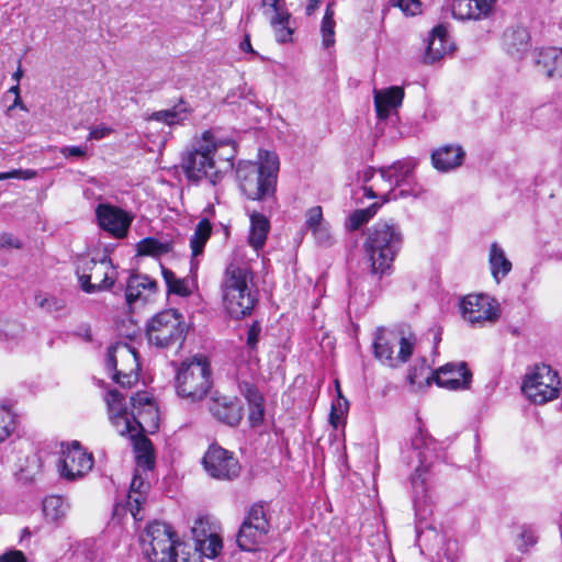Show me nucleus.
<instances>
[{
	"label": "nucleus",
	"mask_w": 562,
	"mask_h": 562,
	"mask_svg": "<svg viewBox=\"0 0 562 562\" xmlns=\"http://www.w3.org/2000/svg\"><path fill=\"white\" fill-rule=\"evenodd\" d=\"M104 401L110 422L121 436L145 430V426L157 427L158 411L154 400L146 392H138L131 397V412L127 411L125 396L117 390H110Z\"/></svg>",
	"instance_id": "1"
},
{
	"label": "nucleus",
	"mask_w": 562,
	"mask_h": 562,
	"mask_svg": "<svg viewBox=\"0 0 562 562\" xmlns=\"http://www.w3.org/2000/svg\"><path fill=\"white\" fill-rule=\"evenodd\" d=\"M250 268L236 260L231 261L221 282V292L226 312L231 317L240 319L250 315L258 302L257 291L252 289Z\"/></svg>",
	"instance_id": "2"
},
{
	"label": "nucleus",
	"mask_w": 562,
	"mask_h": 562,
	"mask_svg": "<svg viewBox=\"0 0 562 562\" xmlns=\"http://www.w3.org/2000/svg\"><path fill=\"white\" fill-rule=\"evenodd\" d=\"M259 161H240L236 169L239 189L250 200L265 201L274 195L279 172L276 153L260 150Z\"/></svg>",
	"instance_id": "3"
},
{
	"label": "nucleus",
	"mask_w": 562,
	"mask_h": 562,
	"mask_svg": "<svg viewBox=\"0 0 562 562\" xmlns=\"http://www.w3.org/2000/svg\"><path fill=\"white\" fill-rule=\"evenodd\" d=\"M418 160L414 157L394 161L392 165L380 168V182H385V188L379 184L364 187L368 198H383V201L397 200L398 198L418 196L422 188L417 184L415 169Z\"/></svg>",
	"instance_id": "4"
},
{
	"label": "nucleus",
	"mask_w": 562,
	"mask_h": 562,
	"mask_svg": "<svg viewBox=\"0 0 562 562\" xmlns=\"http://www.w3.org/2000/svg\"><path fill=\"white\" fill-rule=\"evenodd\" d=\"M403 234L393 223L378 222L367 231L363 245L373 274L386 273L402 249Z\"/></svg>",
	"instance_id": "5"
},
{
	"label": "nucleus",
	"mask_w": 562,
	"mask_h": 562,
	"mask_svg": "<svg viewBox=\"0 0 562 562\" xmlns=\"http://www.w3.org/2000/svg\"><path fill=\"white\" fill-rule=\"evenodd\" d=\"M216 147L217 140L210 131H206L195 137L182 153L181 168L190 181L199 182L207 179L212 184L216 183Z\"/></svg>",
	"instance_id": "6"
},
{
	"label": "nucleus",
	"mask_w": 562,
	"mask_h": 562,
	"mask_svg": "<svg viewBox=\"0 0 562 562\" xmlns=\"http://www.w3.org/2000/svg\"><path fill=\"white\" fill-rule=\"evenodd\" d=\"M188 333L183 315L173 308L161 311L147 321L146 339L158 349L181 348Z\"/></svg>",
	"instance_id": "7"
},
{
	"label": "nucleus",
	"mask_w": 562,
	"mask_h": 562,
	"mask_svg": "<svg viewBox=\"0 0 562 562\" xmlns=\"http://www.w3.org/2000/svg\"><path fill=\"white\" fill-rule=\"evenodd\" d=\"M212 386V372L204 356H195L182 362L176 375L177 394L195 403L204 398Z\"/></svg>",
	"instance_id": "8"
},
{
	"label": "nucleus",
	"mask_w": 562,
	"mask_h": 562,
	"mask_svg": "<svg viewBox=\"0 0 562 562\" xmlns=\"http://www.w3.org/2000/svg\"><path fill=\"white\" fill-rule=\"evenodd\" d=\"M416 344V336L411 331L379 330L373 349L374 356L382 363L396 368L408 361Z\"/></svg>",
	"instance_id": "9"
},
{
	"label": "nucleus",
	"mask_w": 562,
	"mask_h": 562,
	"mask_svg": "<svg viewBox=\"0 0 562 562\" xmlns=\"http://www.w3.org/2000/svg\"><path fill=\"white\" fill-rule=\"evenodd\" d=\"M139 542L142 552L149 562H170L179 540L170 525L155 520L146 526Z\"/></svg>",
	"instance_id": "10"
},
{
	"label": "nucleus",
	"mask_w": 562,
	"mask_h": 562,
	"mask_svg": "<svg viewBox=\"0 0 562 562\" xmlns=\"http://www.w3.org/2000/svg\"><path fill=\"white\" fill-rule=\"evenodd\" d=\"M270 528L267 506L262 503L251 505L237 533L238 547L243 551H257L260 546L267 543Z\"/></svg>",
	"instance_id": "11"
},
{
	"label": "nucleus",
	"mask_w": 562,
	"mask_h": 562,
	"mask_svg": "<svg viewBox=\"0 0 562 562\" xmlns=\"http://www.w3.org/2000/svg\"><path fill=\"white\" fill-rule=\"evenodd\" d=\"M76 274L81 290L86 293L109 290L116 279L115 268L106 256L100 260L89 257L79 258Z\"/></svg>",
	"instance_id": "12"
},
{
	"label": "nucleus",
	"mask_w": 562,
	"mask_h": 562,
	"mask_svg": "<svg viewBox=\"0 0 562 562\" xmlns=\"http://www.w3.org/2000/svg\"><path fill=\"white\" fill-rule=\"evenodd\" d=\"M560 384L557 371L548 364H537L525 375L521 391L532 403L541 405L559 396Z\"/></svg>",
	"instance_id": "13"
},
{
	"label": "nucleus",
	"mask_w": 562,
	"mask_h": 562,
	"mask_svg": "<svg viewBox=\"0 0 562 562\" xmlns=\"http://www.w3.org/2000/svg\"><path fill=\"white\" fill-rule=\"evenodd\" d=\"M202 464L206 473L221 481H233L240 474V464L234 453L218 445H211L204 453Z\"/></svg>",
	"instance_id": "14"
},
{
	"label": "nucleus",
	"mask_w": 562,
	"mask_h": 562,
	"mask_svg": "<svg viewBox=\"0 0 562 562\" xmlns=\"http://www.w3.org/2000/svg\"><path fill=\"white\" fill-rule=\"evenodd\" d=\"M57 467L61 477L74 481L92 469L93 458L80 447L79 442L75 441L71 447L61 451Z\"/></svg>",
	"instance_id": "15"
},
{
	"label": "nucleus",
	"mask_w": 562,
	"mask_h": 562,
	"mask_svg": "<svg viewBox=\"0 0 562 562\" xmlns=\"http://www.w3.org/2000/svg\"><path fill=\"white\" fill-rule=\"evenodd\" d=\"M460 307L463 319L472 325H481L498 318L495 301L485 294L467 295L461 301Z\"/></svg>",
	"instance_id": "16"
},
{
	"label": "nucleus",
	"mask_w": 562,
	"mask_h": 562,
	"mask_svg": "<svg viewBox=\"0 0 562 562\" xmlns=\"http://www.w3.org/2000/svg\"><path fill=\"white\" fill-rule=\"evenodd\" d=\"M95 216L99 226L115 238H124L127 236L130 226L134 216L127 211L111 205L100 203L95 209Z\"/></svg>",
	"instance_id": "17"
},
{
	"label": "nucleus",
	"mask_w": 562,
	"mask_h": 562,
	"mask_svg": "<svg viewBox=\"0 0 562 562\" xmlns=\"http://www.w3.org/2000/svg\"><path fill=\"white\" fill-rule=\"evenodd\" d=\"M411 450L412 454L408 457V464L415 468L412 484L414 487H417L419 483L423 485L424 479H422V475L430 465L434 452L432 439L419 428L411 439Z\"/></svg>",
	"instance_id": "18"
},
{
	"label": "nucleus",
	"mask_w": 562,
	"mask_h": 562,
	"mask_svg": "<svg viewBox=\"0 0 562 562\" xmlns=\"http://www.w3.org/2000/svg\"><path fill=\"white\" fill-rule=\"evenodd\" d=\"M209 409L217 420L228 426H237L243 418L241 403L234 396L213 393L210 397Z\"/></svg>",
	"instance_id": "19"
},
{
	"label": "nucleus",
	"mask_w": 562,
	"mask_h": 562,
	"mask_svg": "<svg viewBox=\"0 0 562 562\" xmlns=\"http://www.w3.org/2000/svg\"><path fill=\"white\" fill-rule=\"evenodd\" d=\"M432 375L439 386L448 390L468 389L472 379V373L463 361L447 363Z\"/></svg>",
	"instance_id": "20"
},
{
	"label": "nucleus",
	"mask_w": 562,
	"mask_h": 562,
	"mask_svg": "<svg viewBox=\"0 0 562 562\" xmlns=\"http://www.w3.org/2000/svg\"><path fill=\"white\" fill-rule=\"evenodd\" d=\"M157 292V282L146 274H132L126 284L125 300L130 307L145 304Z\"/></svg>",
	"instance_id": "21"
},
{
	"label": "nucleus",
	"mask_w": 562,
	"mask_h": 562,
	"mask_svg": "<svg viewBox=\"0 0 562 562\" xmlns=\"http://www.w3.org/2000/svg\"><path fill=\"white\" fill-rule=\"evenodd\" d=\"M493 0H452L451 12L459 20H480L490 14Z\"/></svg>",
	"instance_id": "22"
},
{
	"label": "nucleus",
	"mask_w": 562,
	"mask_h": 562,
	"mask_svg": "<svg viewBox=\"0 0 562 562\" xmlns=\"http://www.w3.org/2000/svg\"><path fill=\"white\" fill-rule=\"evenodd\" d=\"M535 64L539 72L549 78L562 76V48L547 47L535 53Z\"/></svg>",
	"instance_id": "23"
},
{
	"label": "nucleus",
	"mask_w": 562,
	"mask_h": 562,
	"mask_svg": "<svg viewBox=\"0 0 562 562\" xmlns=\"http://www.w3.org/2000/svg\"><path fill=\"white\" fill-rule=\"evenodd\" d=\"M464 151L459 145H445L431 154L432 166L441 171L447 172L462 165Z\"/></svg>",
	"instance_id": "24"
},
{
	"label": "nucleus",
	"mask_w": 562,
	"mask_h": 562,
	"mask_svg": "<svg viewBox=\"0 0 562 562\" xmlns=\"http://www.w3.org/2000/svg\"><path fill=\"white\" fill-rule=\"evenodd\" d=\"M144 430L127 432L130 436L135 452V460L137 471L142 469L147 472L155 465L154 447L151 441L142 432Z\"/></svg>",
	"instance_id": "25"
},
{
	"label": "nucleus",
	"mask_w": 562,
	"mask_h": 562,
	"mask_svg": "<svg viewBox=\"0 0 562 562\" xmlns=\"http://www.w3.org/2000/svg\"><path fill=\"white\" fill-rule=\"evenodd\" d=\"M404 90L393 86L384 90H374V106L379 119H387L392 109L402 104Z\"/></svg>",
	"instance_id": "26"
},
{
	"label": "nucleus",
	"mask_w": 562,
	"mask_h": 562,
	"mask_svg": "<svg viewBox=\"0 0 562 562\" xmlns=\"http://www.w3.org/2000/svg\"><path fill=\"white\" fill-rule=\"evenodd\" d=\"M451 45L448 41L447 30L445 26L438 25L431 31L424 61L426 64H435L449 53Z\"/></svg>",
	"instance_id": "27"
},
{
	"label": "nucleus",
	"mask_w": 562,
	"mask_h": 562,
	"mask_svg": "<svg viewBox=\"0 0 562 562\" xmlns=\"http://www.w3.org/2000/svg\"><path fill=\"white\" fill-rule=\"evenodd\" d=\"M504 45L508 54L520 58L530 47V35L527 29L517 26L504 34Z\"/></svg>",
	"instance_id": "28"
},
{
	"label": "nucleus",
	"mask_w": 562,
	"mask_h": 562,
	"mask_svg": "<svg viewBox=\"0 0 562 562\" xmlns=\"http://www.w3.org/2000/svg\"><path fill=\"white\" fill-rule=\"evenodd\" d=\"M147 488L148 484L138 474H135L131 482L126 506L136 521H140L144 518L143 515H140V509L145 501Z\"/></svg>",
	"instance_id": "29"
},
{
	"label": "nucleus",
	"mask_w": 562,
	"mask_h": 562,
	"mask_svg": "<svg viewBox=\"0 0 562 562\" xmlns=\"http://www.w3.org/2000/svg\"><path fill=\"white\" fill-rule=\"evenodd\" d=\"M269 229L270 222L267 216L258 212H252L250 214L249 245L256 250L262 248L266 244Z\"/></svg>",
	"instance_id": "30"
},
{
	"label": "nucleus",
	"mask_w": 562,
	"mask_h": 562,
	"mask_svg": "<svg viewBox=\"0 0 562 562\" xmlns=\"http://www.w3.org/2000/svg\"><path fill=\"white\" fill-rule=\"evenodd\" d=\"M488 262L491 273L497 283L510 272L513 267L504 249L497 243H493L490 247Z\"/></svg>",
	"instance_id": "31"
},
{
	"label": "nucleus",
	"mask_w": 562,
	"mask_h": 562,
	"mask_svg": "<svg viewBox=\"0 0 562 562\" xmlns=\"http://www.w3.org/2000/svg\"><path fill=\"white\" fill-rule=\"evenodd\" d=\"M188 112H189V110H188L186 103L181 100L178 104H176L171 109L153 112L148 116V120L161 122V123H165V124L171 126L175 124L182 123L187 119Z\"/></svg>",
	"instance_id": "32"
},
{
	"label": "nucleus",
	"mask_w": 562,
	"mask_h": 562,
	"mask_svg": "<svg viewBox=\"0 0 562 562\" xmlns=\"http://www.w3.org/2000/svg\"><path fill=\"white\" fill-rule=\"evenodd\" d=\"M117 356L121 358H132L134 362L137 363V353L131 348L127 344L117 342L109 346L106 350L105 357V367L109 371H113L114 373L119 371L117 367Z\"/></svg>",
	"instance_id": "33"
},
{
	"label": "nucleus",
	"mask_w": 562,
	"mask_h": 562,
	"mask_svg": "<svg viewBox=\"0 0 562 562\" xmlns=\"http://www.w3.org/2000/svg\"><path fill=\"white\" fill-rule=\"evenodd\" d=\"M212 233V225L207 218L201 220L195 229L193 235L190 238V247L192 250V256L198 257L203 252L204 246L206 241L209 240Z\"/></svg>",
	"instance_id": "34"
},
{
	"label": "nucleus",
	"mask_w": 562,
	"mask_h": 562,
	"mask_svg": "<svg viewBox=\"0 0 562 562\" xmlns=\"http://www.w3.org/2000/svg\"><path fill=\"white\" fill-rule=\"evenodd\" d=\"M137 254L140 256L160 257L172 250V245L169 241H161L154 237H147L138 241Z\"/></svg>",
	"instance_id": "35"
},
{
	"label": "nucleus",
	"mask_w": 562,
	"mask_h": 562,
	"mask_svg": "<svg viewBox=\"0 0 562 562\" xmlns=\"http://www.w3.org/2000/svg\"><path fill=\"white\" fill-rule=\"evenodd\" d=\"M67 509L68 504L61 496L50 495L43 501L44 516L50 521L61 519L66 515Z\"/></svg>",
	"instance_id": "36"
},
{
	"label": "nucleus",
	"mask_w": 562,
	"mask_h": 562,
	"mask_svg": "<svg viewBox=\"0 0 562 562\" xmlns=\"http://www.w3.org/2000/svg\"><path fill=\"white\" fill-rule=\"evenodd\" d=\"M43 470V460L38 453H31L25 457L20 468V479L25 482L34 481Z\"/></svg>",
	"instance_id": "37"
},
{
	"label": "nucleus",
	"mask_w": 562,
	"mask_h": 562,
	"mask_svg": "<svg viewBox=\"0 0 562 562\" xmlns=\"http://www.w3.org/2000/svg\"><path fill=\"white\" fill-rule=\"evenodd\" d=\"M34 303L38 308L49 314L59 313L66 307V303L63 299L44 292L35 294Z\"/></svg>",
	"instance_id": "38"
},
{
	"label": "nucleus",
	"mask_w": 562,
	"mask_h": 562,
	"mask_svg": "<svg viewBox=\"0 0 562 562\" xmlns=\"http://www.w3.org/2000/svg\"><path fill=\"white\" fill-rule=\"evenodd\" d=\"M162 277L167 284L168 293H173L180 296H189L191 294L187 279L177 278L171 270L166 268H162Z\"/></svg>",
	"instance_id": "39"
},
{
	"label": "nucleus",
	"mask_w": 562,
	"mask_h": 562,
	"mask_svg": "<svg viewBox=\"0 0 562 562\" xmlns=\"http://www.w3.org/2000/svg\"><path fill=\"white\" fill-rule=\"evenodd\" d=\"M222 547V539L215 532H212L207 538H203L202 541L199 540L194 550L199 551L201 555L213 559L221 552Z\"/></svg>",
	"instance_id": "40"
},
{
	"label": "nucleus",
	"mask_w": 562,
	"mask_h": 562,
	"mask_svg": "<svg viewBox=\"0 0 562 562\" xmlns=\"http://www.w3.org/2000/svg\"><path fill=\"white\" fill-rule=\"evenodd\" d=\"M336 386H337V391H338V396L331 404L329 422L335 428H338V426L346 418V415H347L348 408H349V403H348L347 398H345L341 395L338 382H336Z\"/></svg>",
	"instance_id": "41"
},
{
	"label": "nucleus",
	"mask_w": 562,
	"mask_h": 562,
	"mask_svg": "<svg viewBox=\"0 0 562 562\" xmlns=\"http://www.w3.org/2000/svg\"><path fill=\"white\" fill-rule=\"evenodd\" d=\"M537 542L538 536L531 526L522 525L519 527V531L516 537V547L520 552H528Z\"/></svg>",
	"instance_id": "42"
},
{
	"label": "nucleus",
	"mask_w": 562,
	"mask_h": 562,
	"mask_svg": "<svg viewBox=\"0 0 562 562\" xmlns=\"http://www.w3.org/2000/svg\"><path fill=\"white\" fill-rule=\"evenodd\" d=\"M15 429V416L12 411L0 405V443L3 442Z\"/></svg>",
	"instance_id": "43"
},
{
	"label": "nucleus",
	"mask_w": 562,
	"mask_h": 562,
	"mask_svg": "<svg viewBox=\"0 0 562 562\" xmlns=\"http://www.w3.org/2000/svg\"><path fill=\"white\" fill-rule=\"evenodd\" d=\"M378 205L372 204L367 209L357 210L350 214L348 218L347 227L351 231L358 229L364 223H367L376 212Z\"/></svg>",
	"instance_id": "44"
},
{
	"label": "nucleus",
	"mask_w": 562,
	"mask_h": 562,
	"mask_svg": "<svg viewBox=\"0 0 562 562\" xmlns=\"http://www.w3.org/2000/svg\"><path fill=\"white\" fill-rule=\"evenodd\" d=\"M240 394L247 400L249 405L263 402V396L256 385L248 381H241L238 384Z\"/></svg>",
	"instance_id": "45"
},
{
	"label": "nucleus",
	"mask_w": 562,
	"mask_h": 562,
	"mask_svg": "<svg viewBox=\"0 0 562 562\" xmlns=\"http://www.w3.org/2000/svg\"><path fill=\"white\" fill-rule=\"evenodd\" d=\"M240 394L247 400L249 405L263 402V396L256 385L248 381H241L238 384Z\"/></svg>",
	"instance_id": "46"
},
{
	"label": "nucleus",
	"mask_w": 562,
	"mask_h": 562,
	"mask_svg": "<svg viewBox=\"0 0 562 562\" xmlns=\"http://www.w3.org/2000/svg\"><path fill=\"white\" fill-rule=\"evenodd\" d=\"M326 224L323 217V210L321 206H313L305 213V226L308 231Z\"/></svg>",
	"instance_id": "47"
},
{
	"label": "nucleus",
	"mask_w": 562,
	"mask_h": 562,
	"mask_svg": "<svg viewBox=\"0 0 562 562\" xmlns=\"http://www.w3.org/2000/svg\"><path fill=\"white\" fill-rule=\"evenodd\" d=\"M191 532L195 546L199 542V540L202 541L203 538H207V536L214 531L212 530L211 525L209 524L207 520L203 518H198L191 528Z\"/></svg>",
	"instance_id": "48"
},
{
	"label": "nucleus",
	"mask_w": 562,
	"mask_h": 562,
	"mask_svg": "<svg viewBox=\"0 0 562 562\" xmlns=\"http://www.w3.org/2000/svg\"><path fill=\"white\" fill-rule=\"evenodd\" d=\"M199 559L200 555H198L196 552L190 553L186 551V544L179 541L172 551L170 562H200Z\"/></svg>",
	"instance_id": "49"
},
{
	"label": "nucleus",
	"mask_w": 562,
	"mask_h": 562,
	"mask_svg": "<svg viewBox=\"0 0 562 562\" xmlns=\"http://www.w3.org/2000/svg\"><path fill=\"white\" fill-rule=\"evenodd\" d=\"M236 149L234 146V143L231 140H217V147H216V156L215 160H225V161H232L235 157Z\"/></svg>",
	"instance_id": "50"
},
{
	"label": "nucleus",
	"mask_w": 562,
	"mask_h": 562,
	"mask_svg": "<svg viewBox=\"0 0 562 562\" xmlns=\"http://www.w3.org/2000/svg\"><path fill=\"white\" fill-rule=\"evenodd\" d=\"M392 5L398 7L406 15H415L420 12L419 0H391Z\"/></svg>",
	"instance_id": "51"
},
{
	"label": "nucleus",
	"mask_w": 562,
	"mask_h": 562,
	"mask_svg": "<svg viewBox=\"0 0 562 562\" xmlns=\"http://www.w3.org/2000/svg\"><path fill=\"white\" fill-rule=\"evenodd\" d=\"M321 33L323 45L328 48L335 43V21L322 20Z\"/></svg>",
	"instance_id": "52"
},
{
	"label": "nucleus",
	"mask_w": 562,
	"mask_h": 562,
	"mask_svg": "<svg viewBox=\"0 0 562 562\" xmlns=\"http://www.w3.org/2000/svg\"><path fill=\"white\" fill-rule=\"evenodd\" d=\"M36 176V171L32 169H14L8 172H0V181L7 179H23L29 180Z\"/></svg>",
	"instance_id": "53"
},
{
	"label": "nucleus",
	"mask_w": 562,
	"mask_h": 562,
	"mask_svg": "<svg viewBox=\"0 0 562 562\" xmlns=\"http://www.w3.org/2000/svg\"><path fill=\"white\" fill-rule=\"evenodd\" d=\"M265 417V405L263 402L259 404L249 405V422L252 426H257L262 423Z\"/></svg>",
	"instance_id": "54"
},
{
	"label": "nucleus",
	"mask_w": 562,
	"mask_h": 562,
	"mask_svg": "<svg viewBox=\"0 0 562 562\" xmlns=\"http://www.w3.org/2000/svg\"><path fill=\"white\" fill-rule=\"evenodd\" d=\"M317 244L327 246L330 243V233L327 224L316 227L311 231Z\"/></svg>",
	"instance_id": "55"
},
{
	"label": "nucleus",
	"mask_w": 562,
	"mask_h": 562,
	"mask_svg": "<svg viewBox=\"0 0 562 562\" xmlns=\"http://www.w3.org/2000/svg\"><path fill=\"white\" fill-rule=\"evenodd\" d=\"M274 29L276 38L279 43H288L291 41L293 30L289 24L272 26Z\"/></svg>",
	"instance_id": "56"
},
{
	"label": "nucleus",
	"mask_w": 562,
	"mask_h": 562,
	"mask_svg": "<svg viewBox=\"0 0 562 562\" xmlns=\"http://www.w3.org/2000/svg\"><path fill=\"white\" fill-rule=\"evenodd\" d=\"M260 331H261V327L260 325L255 322L248 329V333H247V346L250 348V349H255L257 344H258V340H259V335H260Z\"/></svg>",
	"instance_id": "57"
},
{
	"label": "nucleus",
	"mask_w": 562,
	"mask_h": 562,
	"mask_svg": "<svg viewBox=\"0 0 562 562\" xmlns=\"http://www.w3.org/2000/svg\"><path fill=\"white\" fill-rule=\"evenodd\" d=\"M22 244L21 241L15 238L10 233H2L0 234V248L2 249H9V248H21Z\"/></svg>",
	"instance_id": "58"
},
{
	"label": "nucleus",
	"mask_w": 562,
	"mask_h": 562,
	"mask_svg": "<svg viewBox=\"0 0 562 562\" xmlns=\"http://www.w3.org/2000/svg\"><path fill=\"white\" fill-rule=\"evenodd\" d=\"M113 380L121 384L122 386H131L133 383L137 381V376L133 373H122L121 371H116L112 375Z\"/></svg>",
	"instance_id": "59"
},
{
	"label": "nucleus",
	"mask_w": 562,
	"mask_h": 562,
	"mask_svg": "<svg viewBox=\"0 0 562 562\" xmlns=\"http://www.w3.org/2000/svg\"><path fill=\"white\" fill-rule=\"evenodd\" d=\"M87 148L81 146H65L60 148V154L68 157H83L86 155Z\"/></svg>",
	"instance_id": "60"
},
{
	"label": "nucleus",
	"mask_w": 562,
	"mask_h": 562,
	"mask_svg": "<svg viewBox=\"0 0 562 562\" xmlns=\"http://www.w3.org/2000/svg\"><path fill=\"white\" fill-rule=\"evenodd\" d=\"M112 132V128L105 126V125H98L90 130L88 139H102L110 135Z\"/></svg>",
	"instance_id": "61"
},
{
	"label": "nucleus",
	"mask_w": 562,
	"mask_h": 562,
	"mask_svg": "<svg viewBox=\"0 0 562 562\" xmlns=\"http://www.w3.org/2000/svg\"><path fill=\"white\" fill-rule=\"evenodd\" d=\"M0 562H26V558L21 551L14 550L0 555Z\"/></svg>",
	"instance_id": "62"
},
{
	"label": "nucleus",
	"mask_w": 562,
	"mask_h": 562,
	"mask_svg": "<svg viewBox=\"0 0 562 562\" xmlns=\"http://www.w3.org/2000/svg\"><path fill=\"white\" fill-rule=\"evenodd\" d=\"M274 12H276V14L271 19L272 26L289 24V21L291 18V14L289 12H284L281 9L279 11H274Z\"/></svg>",
	"instance_id": "63"
},
{
	"label": "nucleus",
	"mask_w": 562,
	"mask_h": 562,
	"mask_svg": "<svg viewBox=\"0 0 562 562\" xmlns=\"http://www.w3.org/2000/svg\"><path fill=\"white\" fill-rule=\"evenodd\" d=\"M378 173H376V170L372 167H368L366 168L361 175H360V179L362 180V182L364 183L363 188L364 187H368L367 183L375 180Z\"/></svg>",
	"instance_id": "64"
}]
</instances>
